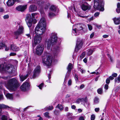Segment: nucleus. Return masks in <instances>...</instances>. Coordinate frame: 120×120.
I'll list each match as a JSON object with an SVG mask.
<instances>
[{"label": "nucleus", "instance_id": "f257e3e1", "mask_svg": "<svg viewBox=\"0 0 120 120\" xmlns=\"http://www.w3.org/2000/svg\"><path fill=\"white\" fill-rule=\"evenodd\" d=\"M46 28V23L45 19L42 18L40 20L38 25L37 26L34 32V34H36V35L33 38V46H35L36 45L40 43L42 38L40 36L45 32Z\"/></svg>", "mask_w": 120, "mask_h": 120}, {"label": "nucleus", "instance_id": "f03ea898", "mask_svg": "<svg viewBox=\"0 0 120 120\" xmlns=\"http://www.w3.org/2000/svg\"><path fill=\"white\" fill-rule=\"evenodd\" d=\"M6 88L10 90L15 91L19 86L17 80L14 78L11 79L7 81L3 82Z\"/></svg>", "mask_w": 120, "mask_h": 120}, {"label": "nucleus", "instance_id": "7ed1b4c3", "mask_svg": "<svg viewBox=\"0 0 120 120\" xmlns=\"http://www.w3.org/2000/svg\"><path fill=\"white\" fill-rule=\"evenodd\" d=\"M16 71V69L12 65L8 64L6 66L5 64H0V72L15 74Z\"/></svg>", "mask_w": 120, "mask_h": 120}, {"label": "nucleus", "instance_id": "20e7f679", "mask_svg": "<svg viewBox=\"0 0 120 120\" xmlns=\"http://www.w3.org/2000/svg\"><path fill=\"white\" fill-rule=\"evenodd\" d=\"M42 63L44 65L50 66L52 61L51 55L47 52H45L42 56Z\"/></svg>", "mask_w": 120, "mask_h": 120}, {"label": "nucleus", "instance_id": "39448f33", "mask_svg": "<svg viewBox=\"0 0 120 120\" xmlns=\"http://www.w3.org/2000/svg\"><path fill=\"white\" fill-rule=\"evenodd\" d=\"M72 32L75 36L79 34L80 31L82 30L83 32L86 31V27L85 26L82 24H76L73 25L72 29Z\"/></svg>", "mask_w": 120, "mask_h": 120}, {"label": "nucleus", "instance_id": "423d86ee", "mask_svg": "<svg viewBox=\"0 0 120 120\" xmlns=\"http://www.w3.org/2000/svg\"><path fill=\"white\" fill-rule=\"evenodd\" d=\"M51 35L50 39H47L45 43V45H47V49L48 50L50 49L51 44H54L57 41V37L56 34L52 33Z\"/></svg>", "mask_w": 120, "mask_h": 120}, {"label": "nucleus", "instance_id": "0eeeda50", "mask_svg": "<svg viewBox=\"0 0 120 120\" xmlns=\"http://www.w3.org/2000/svg\"><path fill=\"white\" fill-rule=\"evenodd\" d=\"M94 8L98 10L103 11L104 10L103 7L104 3L103 1H100L99 0H94Z\"/></svg>", "mask_w": 120, "mask_h": 120}, {"label": "nucleus", "instance_id": "6e6552de", "mask_svg": "<svg viewBox=\"0 0 120 120\" xmlns=\"http://www.w3.org/2000/svg\"><path fill=\"white\" fill-rule=\"evenodd\" d=\"M24 28L22 26H19L17 30L15 31L14 32V36L16 39H17L18 38V36L24 33Z\"/></svg>", "mask_w": 120, "mask_h": 120}, {"label": "nucleus", "instance_id": "1a4fd4ad", "mask_svg": "<svg viewBox=\"0 0 120 120\" xmlns=\"http://www.w3.org/2000/svg\"><path fill=\"white\" fill-rule=\"evenodd\" d=\"M25 20L28 27L29 28L32 25L33 21L30 14L27 15Z\"/></svg>", "mask_w": 120, "mask_h": 120}, {"label": "nucleus", "instance_id": "9d476101", "mask_svg": "<svg viewBox=\"0 0 120 120\" xmlns=\"http://www.w3.org/2000/svg\"><path fill=\"white\" fill-rule=\"evenodd\" d=\"M83 42L81 39L78 38L76 44L75 49V51L77 52L82 48Z\"/></svg>", "mask_w": 120, "mask_h": 120}, {"label": "nucleus", "instance_id": "9b49d317", "mask_svg": "<svg viewBox=\"0 0 120 120\" xmlns=\"http://www.w3.org/2000/svg\"><path fill=\"white\" fill-rule=\"evenodd\" d=\"M49 3H47L45 5H43V4H42L41 5H40L39 6V7L38 8L39 10V11L42 15L43 14V15L44 14V11L43 10V7L44 6L45 9H47L49 7Z\"/></svg>", "mask_w": 120, "mask_h": 120}, {"label": "nucleus", "instance_id": "f8f14e48", "mask_svg": "<svg viewBox=\"0 0 120 120\" xmlns=\"http://www.w3.org/2000/svg\"><path fill=\"white\" fill-rule=\"evenodd\" d=\"M40 72V67L38 66L35 68L34 71L32 78L33 79L37 77Z\"/></svg>", "mask_w": 120, "mask_h": 120}, {"label": "nucleus", "instance_id": "ddd939ff", "mask_svg": "<svg viewBox=\"0 0 120 120\" xmlns=\"http://www.w3.org/2000/svg\"><path fill=\"white\" fill-rule=\"evenodd\" d=\"M88 101L87 97L83 98H79L76 100V102L79 103H81L82 104L85 105Z\"/></svg>", "mask_w": 120, "mask_h": 120}, {"label": "nucleus", "instance_id": "4468645a", "mask_svg": "<svg viewBox=\"0 0 120 120\" xmlns=\"http://www.w3.org/2000/svg\"><path fill=\"white\" fill-rule=\"evenodd\" d=\"M30 87L29 83L27 82H25L21 86L20 89L22 91H25L29 89Z\"/></svg>", "mask_w": 120, "mask_h": 120}, {"label": "nucleus", "instance_id": "2eb2a0df", "mask_svg": "<svg viewBox=\"0 0 120 120\" xmlns=\"http://www.w3.org/2000/svg\"><path fill=\"white\" fill-rule=\"evenodd\" d=\"M44 50V48L43 46L38 45L37 46L36 52L37 54L38 55H41L42 53Z\"/></svg>", "mask_w": 120, "mask_h": 120}, {"label": "nucleus", "instance_id": "dca6fc26", "mask_svg": "<svg viewBox=\"0 0 120 120\" xmlns=\"http://www.w3.org/2000/svg\"><path fill=\"white\" fill-rule=\"evenodd\" d=\"M72 64L71 63H69L68 65L67 68L68 71L66 74V77H68L71 73L72 69Z\"/></svg>", "mask_w": 120, "mask_h": 120}, {"label": "nucleus", "instance_id": "f3484780", "mask_svg": "<svg viewBox=\"0 0 120 120\" xmlns=\"http://www.w3.org/2000/svg\"><path fill=\"white\" fill-rule=\"evenodd\" d=\"M81 8L84 11L89 10L90 8L89 5L87 3H84L82 4L81 5Z\"/></svg>", "mask_w": 120, "mask_h": 120}, {"label": "nucleus", "instance_id": "a211bd4d", "mask_svg": "<svg viewBox=\"0 0 120 120\" xmlns=\"http://www.w3.org/2000/svg\"><path fill=\"white\" fill-rule=\"evenodd\" d=\"M27 8L26 5L23 6L20 5L16 7V10L19 11H24Z\"/></svg>", "mask_w": 120, "mask_h": 120}, {"label": "nucleus", "instance_id": "6ab92c4d", "mask_svg": "<svg viewBox=\"0 0 120 120\" xmlns=\"http://www.w3.org/2000/svg\"><path fill=\"white\" fill-rule=\"evenodd\" d=\"M37 8L34 5H31L29 7V11L30 12H33L37 10Z\"/></svg>", "mask_w": 120, "mask_h": 120}, {"label": "nucleus", "instance_id": "aec40b11", "mask_svg": "<svg viewBox=\"0 0 120 120\" xmlns=\"http://www.w3.org/2000/svg\"><path fill=\"white\" fill-rule=\"evenodd\" d=\"M114 23L116 25H118L120 24V17L116 18H114L112 19Z\"/></svg>", "mask_w": 120, "mask_h": 120}, {"label": "nucleus", "instance_id": "412c9836", "mask_svg": "<svg viewBox=\"0 0 120 120\" xmlns=\"http://www.w3.org/2000/svg\"><path fill=\"white\" fill-rule=\"evenodd\" d=\"M28 76L29 75L28 74H27L26 75H20L19 76L20 79V80L22 82L23 81L27 78Z\"/></svg>", "mask_w": 120, "mask_h": 120}, {"label": "nucleus", "instance_id": "4be33fe9", "mask_svg": "<svg viewBox=\"0 0 120 120\" xmlns=\"http://www.w3.org/2000/svg\"><path fill=\"white\" fill-rule=\"evenodd\" d=\"M60 46L56 47V48L54 49L53 50H52V49H51L52 50L53 53L55 55H56L58 53L59 51Z\"/></svg>", "mask_w": 120, "mask_h": 120}, {"label": "nucleus", "instance_id": "5701e85b", "mask_svg": "<svg viewBox=\"0 0 120 120\" xmlns=\"http://www.w3.org/2000/svg\"><path fill=\"white\" fill-rule=\"evenodd\" d=\"M5 95L7 99L10 100H12L13 99V95L12 94L9 93L5 94Z\"/></svg>", "mask_w": 120, "mask_h": 120}, {"label": "nucleus", "instance_id": "b1692460", "mask_svg": "<svg viewBox=\"0 0 120 120\" xmlns=\"http://www.w3.org/2000/svg\"><path fill=\"white\" fill-rule=\"evenodd\" d=\"M11 48L12 50L15 51H18L19 50V48L18 47L14 45H11Z\"/></svg>", "mask_w": 120, "mask_h": 120}, {"label": "nucleus", "instance_id": "393cba45", "mask_svg": "<svg viewBox=\"0 0 120 120\" xmlns=\"http://www.w3.org/2000/svg\"><path fill=\"white\" fill-rule=\"evenodd\" d=\"M57 10V8L54 5H52L50 8V11L54 12H55Z\"/></svg>", "mask_w": 120, "mask_h": 120}, {"label": "nucleus", "instance_id": "a878e982", "mask_svg": "<svg viewBox=\"0 0 120 120\" xmlns=\"http://www.w3.org/2000/svg\"><path fill=\"white\" fill-rule=\"evenodd\" d=\"M14 0H8L7 4L8 6H12L14 4Z\"/></svg>", "mask_w": 120, "mask_h": 120}, {"label": "nucleus", "instance_id": "bb28decb", "mask_svg": "<svg viewBox=\"0 0 120 120\" xmlns=\"http://www.w3.org/2000/svg\"><path fill=\"white\" fill-rule=\"evenodd\" d=\"M54 13L55 12L50 11L48 14V17L50 18H51L53 17L55 15Z\"/></svg>", "mask_w": 120, "mask_h": 120}, {"label": "nucleus", "instance_id": "cd10ccee", "mask_svg": "<svg viewBox=\"0 0 120 120\" xmlns=\"http://www.w3.org/2000/svg\"><path fill=\"white\" fill-rule=\"evenodd\" d=\"M9 108H10V107L7 105H6L3 104H0V110L2 109L3 108L8 109Z\"/></svg>", "mask_w": 120, "mask_h": 120}, {"label": "nucleus", "instance_id": "c85d7f7f", "mask_svg": "<svg viewBox=\"0 0 120 120\" xmlns=\"http://www.w3.org/2000/svg\"><path fill=\"white\" fill-rule=\"evenodd\" d=\"M56 107L58 108L60 111H62L63 109V106L60 104H58Z\"/></svg>", "mask_w": 120, "mask_h": 120}, {"label": "nucleus", "instance_id": "c756f323", "mask_svg": "<svg viewBox=\"0 0 120 120\" xmlns=\"http://www.w3.org/2000/svg\"><path fill=\"white\" fill-rule=\"evenodd\" d=\"M87 55H90L92 54L93 51L92 50L89 49L87 50Z\"/></svg>", "mask_w": 120, "mask_h": 120}, {"label": "nucleus", "instance_id": "7c9ffc66", "mask_svg": "<svg viewBox=\"0 0 120 120\" xmlns=\"http://www.w3.org/2000/svg\"><path fill=\"white\" fill-rule=\"evenodd\" d=\"M53 107L52 106H49L48 107H46L44 109L45 110H46L47 109L48 110H51L53 109Z\"/></svg>", "mask_w": 120, "mask_h": 120}, {"label": "nucleus", "instance_id": "2f4dec72", "mask_svg": "<svg viewBox=\"0 0 120 120\" xmlns=\"http://www.w3.org/2000/svg\"><path fill=\"white\" fill-rule=\"evenodd\" d=\"M115 82H117L118 83L120 82V76L119 75L117 78H115Z\"/></svg>", "mask_w": 120, "mask_h": 120}, {"label": "nucleus", "instance_id": "473e14b6", "mask_svg": "<svg viewBox=\"0 0 120 120\" xmlns=\"http://www.w3.org/2000/svg\"><path fill=\"white\" fill-rule=\"evenodd\" d=\"M1 119V120H7L8 119L7 117L4 115L2 116Z\"/></svg>", "mask_w": 120, "mask_h": 120}, {"label": "nucleus", "instance_id": "72a5a7b5", "mask_svg": "<svg viewBox=\"0 0 120 120\" xmlns=\"http://www.w3.org/2000/svg\"><path fill=\"white\" fill-rule=\"evenodd\" d=\"M5 46V45L4 44L2 43H0V49H3V48Z\"/></svg>", "mask_w": 120, "mask_h": 120}, {"label": "nucleus", "instance_id": "f704fd0d", "mask_svg": "<svg viewBox=\"0 0 120 120\" xmlns=\"http://www.w3.org/2000/svg\"><path fill=\"white\" fill-rule=\"evenodd\" d=\"M86 54V53L85 52H82L80 56V58L81 59H82L85 56Z\"/></svg>", "mask_w": 120, "mask_h": 120}, {"label": "nucleus", "instance_id": "c9c22d12", "mask_svg": "<svg viewBox=\"0 0 120 120\" xmlns=\"http://www.w3.org/2000/svg\"><path fill=\"white\" fill-rule=\"evenodd\" d=\"M102 89L100 88L98 89L97 91L98 94H100L102 93Z\"/></svg>", "mask_w": 120, "mask_h": 120}, {"label": "nucleus", "instance_id": "e433bc0d", "mask_svg": "<svg viewBox=\"0 0 120 120\" xmlns=\"http://www.w3.org/2000/svg\"><path fill=\"white\" fill-rule=\"evenodd\" d=\"M98 98L97 97H95L94 99V103L95 104H97L98 103Z\"/></svg>", "mask_w": 120, "mask_h": 120}, {"label": "nucleus", "instance_id": "4c0bfd02", "mask_svg": "<svg viewBox=\"0 0 120 120\" xmlns=\"http://www.w3.org/2000/svg\"><path fill=\"white\" fill-rule=\"evenodd\" d=\"M72 115L73 114L71 113L68 112L67 114V116L68 118L72 116Z\"/></svg>", "mask_w": 120, "mask_h": 120}, {"label": "nucleus", "instance_id": "58836bf2", "mask_svg": "<svg viewBox=\"0 0 120 120\" xmlns=\"http://www.w3.org/2000/svg\"><path fill=\"white\" fill-rule=\"evenodd\" d=\"M95 116L94 114L91 115V120H94L95 119Z\"/></svg>", "mask_w": 120, "mask_h": 120}, {"label": "nucleus", "instance_id": "ea45409f", "mask_svg": "<svg viewBox=\"0 0 120 120\" xmlns=\"http://www.w3.org/2000/svg\"><path fill=\"white\" fill-rule=\"evenodd\" d=\"M78 70L81 72L82 74L84 73L85 71L83 69H81V68H79V69Z\"/></svg>", "mask_w": 120, "mask_h": 120}, {"label": "nucleus", "instance_id": "a19ab883", "mask_svg": "<svg viewBox=\"0 0 120 120\" xmlns=\"http://www.w3.org/2000/svg\"><path fill=\"white\" fill-rule=\"evenodd\" d=\"M44 115L47 118H49V113L48 112H46L45 113H44Z\"/></svg>", "mask_w": 120, "mask_h": 120}, {"label": "nucleus", "instance_id": "79ce46f5", "mask_svg": "<svg viewBox=\"0 0 120 120\" xmlns=\"http://www.w3.org/2000/svg\"><path fill=\"white\" fill-rule=\"evenodd\" d=\"M43 85L44 83H42L39 85L37 86L40 89H42V88L43 86Z\"/></svg>", "mask_w": 120, "mask_h": 120}, {"label": "nucleus", "instance_id": "37998d69", "mask_svg": "<svg viewBox=\"0 0 120 120\" xmlns=\"http://www.w3.org/2000/svg\"><path fill=\"white\" fill-rule=\"evenodd\" d=\"M25 35L29 39L31 38V36L30 34H25Z\"/></svg>", "mask_w": 120, "mask_h": 120}, {"label": "nucleus", "instance_id": "c03bdc74", "mask_svg": "<svg viewBox=\"0 0 120 120\" xmlns=\"http://www.w3.org/2000/svg\"><path fill=\"white\" fill-rule=\"evenodd\" d=\"M85 118V116H81L79 117V120H84Z\"/></svg>", "mask_w": 120, "mask_h": 120}, {"label": "nucleus", "instance_id": "a18cd8bd", "mask_svg": "<svg viewBox=\"0 0 120 120\" xmlns=\"http://www.w3.org/2000/svg\"><path fill=\"white\" fill-rule=\"evenodd\" d=\"M75 117L74 116H71L68 118V119H69L70 120H72L73 119H74L75 118Z\"/></svg>", "mask_w": 120, "mask_h": 120}, {"label": "nucleus", "instance_id": "49530a36", "mask_svg": "<svg viewBox=\"0 0 120 120\" xmlns=\"http://www.w3.org/2000/svg\"><path fill=\"white\" fill-rule=\"evenodd\" d=\"M100 14V13L99 12H96L95 13L94 15V16L96 17H97Z\"/></svg>", "mask_w": 120, "mask_h": 120}, {"label": "nucleus", "instance_id": "de8ad7c7", "mask_svg": "<svg viewBox=\"0 0 120 120\" xmlns=\"http://www.w3.org/2000/svg\"><path fill=\"white\" fill-rule=\"evenodd\" d=\"M3 97L2 94L0 93V101L3 100Z\"/></svg>", "mask_w": 120, "mask_h": 120}, {"label": "nucleus", "instance_id": "09e8293b", "mask_svg": "<svg viewBox=\"0 0 120 120\" xmlns=\"http://www.w3.org/2000/svg\"><path fill=\"white\" fill-rule=\"evenodd\" d=\"M88 26L89 30H92V27L90 25L88 24Z\"/></svg>", "mask_w": 120, "mask_h": 120}, {"label": "nucleus", "instance_id": "8fccbe9b", "mask_svg": "<svg viewBox=\"0 0 120 120\" xmlns=\"http://www.w3.org/2000/svg\"><path fill=\"white\" fill-rule=\"evenodd\" d=\"M54 113L56 115H58L59 114V112L57 110H55L54 111Z\"/></svg>", "mask_w": 120, "mask_h": 120}, {"label": "nucleus", "instance_id": "3c124183", "mask_svg": "<svg viewBox=\"0 0 120 120\" xmlns=\"http://www.w3.org/2000/svg\"><path fill=\"white\" fill-rule=\"evenodd\" d=\"M117 74L116 73H114L112 75V76L113 77H116L117 76Z\"/></svg>", "mask_w": 120, "mask_h": 120}, {"label": "nucleus", "instance_id": "603ef678", "mask_svg": "<svg viewBox=\"0 0 120 120\" xmlns=\"http://www.w3.org/2000/svg\"><path fill=\"white\" fill-rule=\"evenodd\" d=\"M106 83L107 84H109L110 82V80L108 78H107L106 79Z\"/></svg>", "mask_w": 120, "mask_h": 120}, {"label": "nucleus", "instance_id": "864d4df0", "mask_svg": "<svg viewBox=\"0 0 120 120\" xmlns=\"http://www.w3.org/2000/svg\"><path fill=\"white\" fill-rule=\"evenodd\" d=\"M9 18V15H5L4 16L3 18L4 19H6Z\"/></svg>", "mask_w": 120, "mask_h": 120}, {"label": "nucleus", "instance_id": "5fc2aeb1", "mask_svg": "<svg viewBox=\"0 0 120 120\" xmlns=\"http://www.w3.org/2000/svg\"><path fill=\"white\" fill-rule=\"evenodd\" d=\"M8 76H2L1 77V78L4 80H7L8 79Z\"/></svg>", "mask_w": 120, "mask_h": 120}, {"label": "nucleus", "instance_id": "6e6d98bb", "mask_svg": "<svg viewBox=\"0 0 120 120\" xmlns=\"http://www.w3.org/2000/svg\"><path fill=\"white\" fill-rule=\"evenodd\" d=\"M68 84L69 86H70L72 83V81L71 79L69 80L68 82Z\"/></svg>", "mask_w": 120, "mask_h": 120}, {"label": "nucleus", "instance_id": "4d7b16f0", "mask_svg": "<svg viewBox=\"0 0 120 120\" xmlns=\"http://www.w3.org/2000/svg\"><path fill=\"white\" fill-rule=\"evenodd\" d=\"M109 86L108 85L105 84V85L104 88L106 90H107Z\"/></svg>", "mask_w": 120, "mask_h": 120}, {"label": "nucleus", "instance_id": "13d9d810", "mask_svg": "<svg viewBox=\"0 0 120 120\" xmlns=\"http://www.w3.org/2000/svg\"><path fill=\"white\" fill-rule=\"evenodd\" d=\"M116 11L118 13H120V8H117L116 9Z\"/></svg>", "mask_w": 120, "mask_h": 120}, {"label": "nucleus", "instance_id": "bf43d9fd", "mask_svg": "<svg viewBox=\"0 0 120 120\" xmlns=\"http://www.w3.org/2000/svg\"><path fill=\"white\" fill-rule=\"evenodd\" d=\"M64 110L65 112H67L68 111V107H66L64 109Z\"/></svg>", "mask_w": 120, "mask_h": 120}, {"label": "nucleus", "instance_id": "052dcab7", "mask_svg": "<svg viewBox=\"0 0 120 120\" xmlns=\"http://www.w3.org/2000/svg\"><path fill=\"white\" fill-rule=\"evenodd\" d=\"M37 14L35 13H32V17L33 18H35V16Z\"/></svg>", "mask_w": 120, "mask_h": 120}, {"label": "nucleus", "instance_id": "680f3d73", "mask_svg": "<svg viewBox=\"0 0 120 120\" xmlns=\"http://www.w3.org/2000/svg\"><path fill=\"white\" fill-rule=\"evenodd\" d=\"M99 110L100 109L99 108H95L94 109L95 111L96 112H98Z\"/></svg>", "mask_w": 120, "mask_h": 120}, {"label": "nucleus", "instance_id": "e2e57ef3", "mask_svg": "<svg viewBox=\"0 0 120 120\" xmlns=\"http://www.w3.org/2000/svg\"><path fill=\"white\" fill-rule=\"evenodd\" d=\"M94 33H92L90 35V38H92L94 36Z\"/></svg>", "mask_w": 120, "mask_h": 120}, {"label": "nucleus", "instance_id": "0e129e2a", "mask_svg": "<svg viewBox=\"0 0 120 120\" xmlns=\"http://www.w3.org/2000/svg\"><path fill=\"white\" fill-rule=\"evenodd\" d=\"M108 78L110 80H112L113 79H114V77L112 76H110L109 78Z\"/></svg>", "mask_w": 120, "mask_h": 120}, {"label": "nucleus", "instance_id": "69168bd1", "mask_svg": "<svg viewBox=\"0 0 120 120\" xmlns=\"http://www.w3.org/2000/svg\"><path fill=\"white\" fill-rule=\"evenodd\" d=\"M109 35H103V37L104 38H106L109 37Z\"/></svg>", "mask_w": 120, "mask_h": 120}, {"label": "nucleus", "instance_id": "338daca9", "mask_svg": "<svg viewBox=\"0 0 120 120\" xmlns=\"http://www.w3.org/2000/svg\"><path fill=\"white\" fill-rule=\"evenodd\" d=\"M84 87V85L83 84H82L80 86V88L81 89L83 88Z\"/></svg>", "mask_w": 120, "mask_h": 120}, {"label": "nucleus", "instance_id": "774afa93", "mask_svg": "<svg viewBox=\"0 0 120 120\" xmlns=\"http://www.w3.org/2000/svg\"><path fill=\"white\" fill-rule=\"evenodd\" d=\"M117 8H120V3H118L117 4Z\"/></svg>", "mask_w": 120, "mask_h": 120}]
</instances>
